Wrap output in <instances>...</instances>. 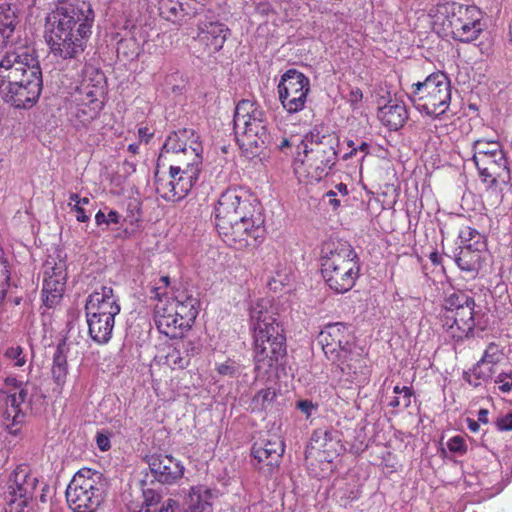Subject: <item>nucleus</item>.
Listing matches in <instances>:
<instances>
[{"label":"nucleus","instance_id":"f257e3e1","mask_svg":"<svg viewBox=\"0 0 512 512\" xmlns=\"http://www.w3.org/2000/svg\"><path fill=\"white\" fill-rule=\"evenodd\" d=\"M94 22L86 0H64L46 17L47 42L53 56L80 62Z\"/></svg>","mask_w":512,"mask_h":512},{"label":"nucleus","instance_id":"f03ea898","mask_svg":"<svg viewBox=\"0 0 512 512\" xmlns=\"http://www.w3.org/2000/svg\"><path fill=\"white\" fill-rule=\"evenodd\" d=\"M260 210V204L242 189H227L215 206L218 234L227 245L237 249L252 245L263 232Z\"/></svg>","mask_w":512,"mask_h":512},{"label":"nucleus","instance_id":"7ed1b4c3","mask_svg":"<svg viewBox=\"0 0 512 512\" xmlns=\"http://www.w3.org/2000/svg\"><path fill=\"white\" fill-rule=\"evenodd\" d=\"M43 79L34 51L19 47L0 60V96L16 108H30L39 99Z\"/></svg>","mask_w":512,"mask_h":512},{"label":"nucleus","instance_id":"20e7f679","mask_svg":"<svg viewBox=\"0 0 512 512\" xmlns=\"http://www.w3.org/2000/svg\"><path fill=\"white\" fill-rule=\"evenodd\" d=\"M270 308L269 301L261 299L250 309L253 358L258 372H267L286 355L284 330Z\"/></svg>","mask_w":512,"mask_h":512},{"label":"nucleus","instance_id":"39448f33","mask_svg":"<svg viewBox=\"0 0 512 512\" xmlns=\"http://www.w3.org/2000/svg\"><path fill=\"white\" fill-rule=\"evenodd\" d=\"M355 249L345 241L325 242L321 249V273L326 284L337 293L353 288L360 273Z\"/></svg>","mask_w":512,"mask_h":512},{"label":"nucleus","instance_id":"423d86ee","mask_svg":"<svg viewBox=\"0 0 512 512\" xmlns=\"http://www.w3.org/2000/svg\"><path fill=\"white\" fill-rule=\"evenodd\" d=\"M339 137L335 133L311 131L297 145V167L312 181H320L333 169L338 160Z\"/></svg>","mask_w":512,"mask_h":512},{"label":"nucleus","instance_id":"0eeeda50","mask_svg":"<svg viewBox=\"0 0 512 512\" xmlns=\"http://www.w3.org/2000/svg\"><path fill=\"white\" fill-rule=\"evenodd\" d=\"M237 143L247 158H254L271 144V135L263 109L256 102L240 101L234 112Z\"/></svg>","mask_w":512,"mask_h":512},{"label":"nucleus","instance_id":"6e6552de","mask_svg":"<svg viewBox=\"0 0 512 512\" xmlns=\"http://www.w3.org/2000/svg\"><path fill=\"white\" fill-rule=\"evenodd\" d=\"M433 18L439 32L459 42H472L484 30L482 11L475 5L440 3L435 8Z\"/></svg>","mask_w":512,"mask_h":512},{"label":"nucleus","instance_id":"1a4fd4ad","mask_svg":"<svg viewBox=\"0 0 512 512\" xmlns=\"http://www.w3.org/2000/svg\"><path fill=\"white\" fill-rule=\"evenodd\" d=\"M322 350L332 363L348 375H355L365 365L362 353L354 344L348 327L340 322L330 323L318 335Z\"/></svg>","mask_w":512,"mask_h":512},{"label":"nucleus","instance_id":"9d476101","mask_svg":"<svg viewBox=\"0 0 512 512\" xmlns=\"http://www.w3.org/2000/svg\"><path fill=\"white\" fill-rule=\"evenodd\" d=\"M451 94V83L448 77L442 72H435L424 81L413 83L409 97L420 112L440 117L449 108Z\"/></svg>","mask_w":512,"mask_h":512},{"label":"nucleus","instance_id":"9b49d317","mask_svg":"<svg viewBox=\"0 0 512 512\" xmlns=\"http://www.w3.org/2000/svg\"><path fill=\"white\" fill-rule=\"evenodd\" d=\"M102 474L89 468L79 470L66 489V499L74 512H95L103 501Z\"/></svg>","mask_w":512,"mask_h":512},{"label":"nucleus","instance_id":"f8f14e48","mask_svg":"<svg viewBox=\"0 0 512 512\" xmlns=\"http://www.w3.org/2000/svg\"><path fill=\"white\" fill-rule=\"evenodd\" d=\"M473 161L482 181L494 185L509 180L507 160L497 141L476 140L473 142Z\"/></svg>","mask_w":512,"mask_h":512},{"label":"nucleus","instance_id":"ddd939ff","mask_svg":"<svg viewBox=\"0 0 512 512\" xmlns=\"http://www.w3.org/2000/svg\"><path fill=\"white\" fill-rule=\"evenodd\" d=\"M199 168L171 165L168 174L155 172V191L167 201H179L191 190L199 176Z\"/></svg>","mask_w":512,"mask_h":512},{"label":"nucleus","instance_id":"4468645a","mask_svg":"<svg viewBox=\"0 0 512 512\" xmlns=\"http://www.w3.org/2000/svg\"><path fill=\"white\" fill-rule=\"evenodd\" d=\"M278 98L283 109L294 114L305 108L310 92V80L302 72L289 69L284 72L277 86Z\"/></svg>","mask_w":512,"mask_h":512},{"label":"nucleus","instance_id":"2eb2a0df","mask_svg":"<svg viewBox=\"0 0 512 512\" xmlns=\"http://www.w3.org/2000/svg\"><path fill=\"white\" fill-rule=\"evenodd\" d=\"M166 152L178 155V164L199 168L203 151L199 136L191 128H183L171 133L164 145Z\"/></svg>","mask_w":512,"mask_h":512},{"label":"nucleus","instance_id":"dca6fc26","mask_svg":"<svg viewBox=\"0 0 512 512\" xmlns=\"http://www.w3.org/2000/svg\"><path fill=\"white\" fill-rule=\"evenodd\" d=\"M284 450V442L278 434H267L253 444L252 464L265 475H271L278 468Z\"/></svg>","mask_w":512,"mask_h":512},{"label":"nucleus","instance_id":"f3484780","mask_svg":"<svg viewBox=\"0 0 512 512\" xmlns=\"http://www.w3.org/2000/svg\"><path fill=\"white\" fill-rule=\"evenodd\" d=\"M37 483V478L31 474L28 466L20 465L14 470L8 483L11 512L23 511L32 498Z\"/></svg>","mask_w":512,"mask_h":512},{"label":"nucleus","instance_id":"a211bd4d","mask_svg":"<svg viewBox=\"0 0 512 512\" xmlns=\"http://www.w3.org/2000/svg\"><path fill=\"white\" fill-rule=\"evenodd\" d=\"M43 274V302L51 308L60 302L64 293L67 276L65 263L48 258L43 265Z\"/></svg>","mask_w":512,"mask_h":512},{"label":"nucleus","instance_id":"6ab92c4d","mask_svg":"<svg viewBox=\"0 0 512 512\" xmlns=\"http://www.w3.org/2000/svg\"><path fill=\"white\" fill-rule=\"evenodd\" d=\"M2 392L6 395L5 418L11 419L13 424L21 423L25 417V407H28L29 383L9 376L4 380Z\"/></svg>","mask_w":512,"mask_h":512},{"label":"nucleus","instance_id":"aec40b11","mask_svg":"<svg viewBox=\"0 0 512 512\" xmlns=\"http://www.w3.org/2000/svg\"><path fill=\"white\" fill-rule=\"evenodd\" d=\"M160 288L154 287L151 291L158 300L154 307L155 325L160 333L170 338L180 337L183 335V331L181 326L178 325L177 309L174 308L170 298H163Z\"/></svg>","mask_w":512,"mask_h":512},{"label":"nucleus","instance_id":"412c9836","mask_svg":"<svg viewBox=\"0 0 512 512\" xmlns=\"http://www.w3.org/2000/svg\"><path fill=\"white\" fill-rule=\"evenodd\" d=\"M145 460L153 477L162 484H172L183 477L184 466L171 455L152 454Z\"/></svg>","mask_w":512,"mask_h":512},{"label":"nucleus","instance_id":"4be33fe9","mask_svg":"<svg viewBox=\"0 0 512 512\" xmlns=\"http://www.w3.org/2000/svg\"><path fill=\"white\" fill-rule=\"evenodd\" d=\"M197 27L195 40L209 55L220 51L230 34L229 28L219 21L200 20Z\"/></svg>","mask_w":512,"mask_h":512},{"label":"nucleus","instance_id":"5701e85b","mask_svg":"<svg viewBox=\"0 0 512 512\" xmlns=\"http://www.w3.org/2000/svg\"><path fill=\"white\" fill-rule=\"evenodd\" d=\"M121 307L114 291L109 286H101L94 290L86 300L85 314H93L101 317L115 318L120 313Z\"/></svg>","mask_w":512,"mask_h":512},{"label":"nucleus","instance_id":"b1692460","mask_svg":"<svg viewBox=\"0 0 512 512\" xmlns=\"http://www.w3.org/2000/svg\"><path fill=\"white\" fill-rule=\"evenodd\" d=\"M475 301L471 297L470 301L458 309L452 315L444 316V324L449 336L455 340H462L471 334L475 327L474 321Z\"/></svg>","mask_w":512,"mask_h":512},{"label":"nucleus","instance_id":"393cba45","mask_svg":"<svg viewBox=\"0 0 512 512\" xmlns=\"http://www.w3.org/2000/svg\"><path fill=\"white\" fill-rule=\"evenodd\" d=\"M85 315L91 339L98 344L108 343L112 336L115 318L101 317L89 313Z\"/></svg>","mask_w":512,"mask_h":512},{"label":"nucleus","instance_id":"a878e982","mask_svg":"<svg viewBox=\"0 0 512 512\" xmlns=\"http://www.w3.org/2000/svg\"><path fill=\"white\" fill-rule=\"evenodd\" d=\"M378 118L385 126L392 130H398L408 119V113L403 103L389 101V103L379 108Z\"/></svg>","mask_w":512,"mask_h":512},{"label":"nucleus","instance_id":"bb28decb","mask_svg":"<svg viewBox=\"0 0 512 512\" xmlns=\"http://www.w3.org/2000/svg\"><path fill=\"white\" fill-rule=\"evenodd\" d=\"M173 302L175 309H177L178 325L181 326L182 331L189 329L194 323L198 314V300L193 296H186L183 300L177 298H170Z\"/></svg>","mask_w":512,"mask_h":512},{"label":"nucleus","instance_id":"cd10ccee","mask_svg":"<svg viewBox=\"0 0 512 512\" xmlns=\"http://www.w3.org/2000/svg\"><path fill=\"white\" fill-rule=\"evenodd\" d=\"M482 260V253L479 250H473L471 246L461 248L455 259L458 267L472 277L478 273Z\"/></svg>","mask_w":512,"mask_h":512},{"label":"nucleus","instance_id":"c85d7f7f","mask_svg":"<svg viewBox=\"0 0 512 512\" xmlns=\"http://www.w3.org/2000/svg\"><path fill=\"white\" fill-rule=\"evenodd\" d=\"M210 496L209 490L205 487H192L188 495L186 512H212Z\"/></svg>","mask_w":512,"mask_h":512},{"label":"nucleus","instance_id":"c756f323","mask_svg":"<svg viewBox=\"0 0 512 512\" xmlns=\"http://www.w3.org/2000/svg\"><path fill=\"white\" fill-rule=\"evenodd\" d=\"M494 373V365L479 360L472 368L471 374L465 373L464 378L470 385L478 387L481 381H487Z\"/></svg>","mask_w":512,"mask_h":512},{"label":"nucleus","instance_id":"7c9ffc66","mask_svg":"<svg viewBox=\"0 0 512 512\" xmlns=\"http://www.w3.org/2000/svg\"><path fill=\"white\" fill-rule=\"evenodd\" d=\"M17 16L10 6L0 5V34L8 39L14 32Z\"/></svg>","mask_w":512,"mask_h":512},{"label":"nucleus","instance_id":"2f4dec72","mask_svg":"<svg viewBox=\"0 0 512 512\" xmlns=\"http://www.w3.org/2000/svg\"><path fill=\"white\" fill-rule=\"evenodd\" d=\"M470 296L463 291H454L451 294L447 295L444 299V308L446 310L445 315H452L458 309L463 307L468 301H470Z\"/></svg>","mask_w":512,"mask_h":512},{"label":"nucleus","instance_id":"473e14b6","mask_svg":"<svg viewBox=\"0 0 512 512\" xmlns=\"http://www.w3.org/2000/svg\"><path fill=\"white\" fill-rule=\"evenodd\" d=\"M165 363L172 369H184L190 363V353L184 354L176 345L167 353Z\"/></svg>","mask_w":512,"mask_h":512},{"label":"nucleus","instance_id":"72a5a7b5","mask_svg":"<svg viewBox=\"0 0 512 512\" xmlns=\"http://www.w3.org/2000/svg\"><path fill=\"white\" fill-rule=\"evenodd\" d=\"M67 375V359L62 351L58 348L53 357L52 376L55 381L62 383Z\"/></svg>","mask_w":512,"mask_h":512},{"label":"nucleus","instance_id":"f704fd0d","mask_svg":"<svg viewBox=\"0 0 512 512\" xmlns=\"http://www.w3.org/2000/svg\"><path fill=\"white\" fill-rule=\"evenodd\" d=\"M159 496L153 495L151 499L145 498V505L141 506L138 510L134 509L130 512H156V510H151L152 502L155 500L158 501ZM178 507V504L173 499H168L166 502L163 503L162 507L159 509V512H175L176 508Z\"/></svg>","mask_w":512,"mask_h":512},{"label":"nucleus","instance_id":"c9c22d12","mask_svg":"<svg viewBox=\"0 0 512 512\" xmlns=\"http://www.w3.org/2000/svg\"><path fill=\"white\" fill-rule=\"evenodd\" d=\"M502 357L503 353L499 348V345L492 342L487 346L480 360L495 366L502 360Z\"/></svg>","mask_w":512,"mask_h":512},{"label":"nucleus","instance_id":"e433bc0d","mask_svg":"<svg viewBox=\"0 0 512 512\" xmlns=\"http://www.w3.org/2000/svg\"><path fill=\"white\" fill-rule=\"evenodd\" d=\"M92 107L83 104L78 105L76 116L82 118V121H89L97 115V111L101 108V103L97 100H91Z\"/></svg>","mask_w":512,"mask_h":512},{"label":"nucleus","instance_id":"4c0bfd02","mask_svg":"<svg viewBox=\"0 0 512 512\" xmlns=\"http://www.w3.org/2000/svg\"><path fill=\"white\" fill-rule=\"evenodd\" d=\"M216 370L220 375L232 378L238 377L242 372L241 365L233 360L218 364Z\"/></svg>","mask_w":512,"mask_h":512},{"label":"nucleus","instance_id":"58836bf2","mask_svg":"<svg viewBox=\"0 0 512 512\" xmlns=\"http://www.w3.org/2000/svg\"><path fill=\"white\" fill-rule=\"evenodd\" d=\"M160 11L166 18L171 19L177 17L179 12L182 11V4L172 0H161Z\"/></svg>","mask_w":512,"mask_h":512},{"label":"nucleus","instance_id":"ea45409f","mask_svg":"<svg viewBox=\"0 0 512 512\" xmlns=\"http://www.w3.org/2000/svg\"><path fill=\"white\" fill-rule=\"evenodd\" d=\"M95 222L98 226L103 224H119L120 223V215L115 210H110L106 215L102 210H99L95 215Z\"/></svg>","mask_w":512,"mask_h":512},{"label":"nucleus","instance_id":"a19ab883","mask_svg":"<svg viewBox=\"0 0 512 512\" xmlns=\"http://www.w3.org/2000/svg\"><path fill=\"white\" fill-rule=\"evenodd\" d=\"M4 355L14 362V366L22 367L26 363V356L20 346H12L8 348Z\"/></svg>","mask_w":512,"mask_h":512},{"label":"nucleus","instance_id":"79ce46f5","mask_svg":"<svg viewBox=\"0 0 512 512\" xmlns=\"http://www.w3.org/2000/svg\"><path fill=\"white\" fill-rule=\"evenodd\" d=\"M333 432L329 430L318 429L314 432L312 440L319 443V447L325 448L328 444H333Z\"/></svg>","mask_w":512,"mask_h":512},{"label":"nucleus","instance_id":"37998d69","mask_svg":"<svg viewBox=\"0 0 512 512\" xmlns=\"http://www.w3.org/2000/svg\"><path fill=\"white\" fill-rule=\"evenodd\" d=\"M447 448L452 453H457L460 455L465 454L467 451V445H466L465 439L459 435L454 436L448 440Z\"/></svg>","mask_w":512,"mask_h":512},{"label":"nucleus","instance_id":"c03bdc74","mask_svg":"<svg viewBox=\"0 0 512 512\" xmlns=\"http://www.w3.org/2000/svg\"><path fill=\"white\" fill-rule=\"evenodd\" d=\"M495 383L502 393H510L512 391V373L501 372L496 377Z\"/></svg>","mask_w":512,"mask_h":512},{"label":"nucleus","instance_id":"a18cd8bd","mask_svg":"<svg viewBox=\"0 0 512 512\" xmlns=\"http://www.w3.org/2000/svg\"><path fill=\"white\" fill-rule=\"evenodd\" d=\"M276 393L272 388L262 389L254 396V401L259 403L263 408L271 403L275 398Z\"/></svg>","mask_w":512,"mask_h":512},{"label":"nucleus","instance_id":"49530a36","mask_svg":"<svg viewBox=\"0 0 512 512\" xmlns=\"http://www.w3.org/2000/svg\"><path fill=\"white\" fill-rule=\"evenodd\" d=\"M495 425L499 431H511L512 430V413H506L499 416Z\"/></svg>","mask_w":512,"mask_h":512},{"label":"nucleus","instance_id":"de8ad7c7","mask_svg":"<svg viewBox=\"0 0 512 512\" xmlns=\"http://www.w3.org/2000/svg\"><path fill=\"white\" fill-rule=\"evenodd\" d=\"M177 346L179 348H181V350L184 352V354L190 353V357L193 356L194 354L198 353V351H199V346L196 345L191 340H183L180 343H178Z\"/></svg>","mask_w":512,"mask_h":512},{"label":"nucleus","instance_id":"09e8293b","mask_svg":"<svg viewBox=\"0 0 512 512\" xmlns=\"http://www.w3.org/2000/svg\"><path fill=\"white\" fill-rule=\"evenodd\" d=\"M324 200L332 206L335 210L340 206V200L337 198V193L333 190H330L324 194Z\"/></svg>","mask_w":512,"mask_h":512},{"label":"nucleus","instance_id":"8fccbe9b","mask_svg":"<svg viewBox=\"0 0 512 512\" xmlns=\"http://www.w3.org/2000/svg\"><path fill=\"white\" fill-rule=\"evenodd\" d=\"M297 408L307 416H310L312 410L315 409L316 406L309 400H301L297 402Z\"/></svg>","mask_w":512,"mask_h":512},{"label":"nucleus","instance_id":"3c124183","mask_svg":"<svg viewBox=\"0 0 512 512\" xmlns=\"http://www.w3.org/2000/svg\"><path fill=\"white\" fill-rule=\"evenodd\" d=\"M403 396L400 398L402 402V406L404 408H408L411 405V398L413 396V391L410 387L404 386L402 387Z\"/></svg>","mask_w":512,"mask_h":512},{"label":"nucleus","instance_id":"603ef678","mask_svg":"<svg viewBox=\"0 0 512 512\" xmlns=\"http://www.w3.org/2000/svg\"><path fill=\"white\" fill-rule=\"evenodd\" d=\"M72 210L77 213V221L79 222H88L90 217L86 214L84 208L80 205H73Z\"/></svg>","mask_w":512,"mask_h":512},{"label":"nucleus","instance_id":"864d4df0","mask_svg":"<svg viewBox=\"0 0 512 512\" xmlns=\"http://www.w3.org/2000/svg\"><path fill=\"white\" fill-rule=\"evenodd\" d=\"M97 445L100 450L106 451L110 448V440L103 434H98L96 438Z\"/></svg>","mask_w":512,"mask_h":512},{"label":"nucleus","instance_id":"5fc2aeb1","mask_svg":"<svg viewBox=\"0 0 512 512\" xmlns=\"http://www.w3.org/2000/svg\"><path fill=\"white\" fill-rule=\"evenodd\" d=\"M369 145L366 142H362L357 148H353L349 153H346L343 156L344 160H347L351 158L357 151L364 152L365 154L368 153Z\"/></svg>","mask_w":512,"mask_h":512},{"label":"nucleus","instance_id":"6e6d98bb","mask_svg":"<svg viewBox=\"0 0 512 512\" xmlns=\"http://www.w3.org/2000/svg\"><path fill=\"white\" fill-rule=\"evenodd\" d=\"M138 135L141 141H145L147 143L153 134L149 131L147 127H140L138 129Z\"/></svg>","mask_w":512,"mask_h":512},{"label":"nucleus","instance_id":"4d7b16f0","mask_svg":"<svg viewBox=\"0 0 512 512\" xmlns=\"http://www.w3.org/2000/svg\"><path fill=\"white\" fill-rule=\"evenodd\" d=\"M488 410L487 409H480L478 412V422L487 424L488 423Z\"/></svg>","mask_w":512,"mask_h":512},{"label":"nucleus","instance_id":"13d9d810","mask_svg":"<svg viewBox=\"0 0 512 512\" xmlns=\"http://www.w3.org/2000/svg\"><path fill=\"white\" fill-rule=\"evenodd\" d=\"M350 97L352 102H358L362 99L363 94L360 89H355L350 92Z\"/></svg>","mask_w":512,"mask_h":512},{"label":"nucleus","instance_id":"bf43d9fd","mask_svg":"<svg viewBox=\"0 0 512 512\" xmlns=\"http://www.w3.org/2000/svg\"><path fill=\"white\" fill-rule=\"evenodd\" d=\"M429 259L434 265H439L441 262V256L438 254L437 251H433L429 255Z\"/></svg>","mask_w":512,"mask_h":512},{"label":"nucleus","instance_id":"052dcab7","mask_svg":"<svg viewBox=\"0 0 512 512\" xmlns=\"http://www.w3.org/2000/svg\"><path fill=\"white\" fill-rule=\"evenodd\" d=\"M467 423H468V428L472 431V432H477L479 430V422L478 421H475L473 419H467Z\"/></svg>","mask_w":512,"mask_h":512},{"label":"nucleus","instance_id":"680f3d73","mask_svg":"<svg viewBox=\"0 0 512 512\" xmlns=\"http://www.w3.org/2000/svg\"><path fill=\"white\" fill-rule=\"evenodd\" d=\"M70 203L68 204L71 208L73 205H80V197L76 193H71L69 196Z\"/></svg>","mask_w":512,"mask_h":512},{"label":"nucleus","instance_id":"e2e57ef3","mask_svg":"<svg viewBox=\"0 0 512 512\" xmlns=\"http://www.w3.org/2000/svg\"><path fill=\"white\" fill-rule=\"evenodd\" d=\"M291 146L290 140L287 138H283L280 144L278 145V148L280 150H284L285 148H289Z\"/></svg>","mask_w":512,"mask_h":512},{"label":"nucleus","instance_id":"0e129e2a","mask_svg":"<svg viewBox=\"0 0 512 512\" xmlns=\"http://www.w3.org/2000/svg\"><path fill=\"white\" fill-rule=\"evenodd\" d=\"M335 188L340 192L342 193L344 196H346L348 194V191H347V186L343 183H339L335 186Z\"/></svg>","mask_w":512,"mask_h":512},{"label":"nucleus","instance_id":"69168bd1","mask_svg":"<svg viewBox=\"0 0 512 512\" xmlns=\"http://www.w3.org/2000/svg\"><path fill=\"white\" fill-rule=\"evenodd\" d=\"M160 282L163 284V287H165V288H166V287H168V286H169V284H170V278H169V276H162V277L160 278ZM160 287H162V286H160ZM161 289H162V288H160V290H161Z\"/></svg>","mask_w":512,"mask_h":512},{"label":"nucleus","instance_id":"338daca9","mask_svg":"<svg viewBox=\"0 0 512 512\" xmlns=\"http://www.w3.org/2000/svg\"><path fill=\"white\" fill-rule=\"evenodd\" d=\"M389 405L392 406V407H399L400 405H402L400 397H394Z\"/></svg>","mask_w":512,"mask_h":512},{"label":"nucleus","instance_id":"774afa93","mask_svg":"<svg viewBox=\"0 0 512 512\" xmlns=\"http://www.w3.org/2000/svg\"><path fill=\"white\" fill-rule=\"evenodd\" d=\"M138 149H139V146L135 143L130 144L128 146V151L131 152L132 154H136L138 152Z\"/></svg>","mask_w":512,"mask_h":512}]
</instances>
